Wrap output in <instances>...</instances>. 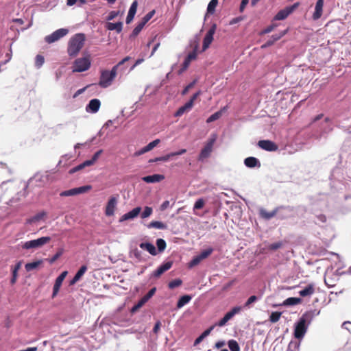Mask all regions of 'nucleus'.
I'll return each instance as SVG.
<instances>
[{
    "instance_id": "obj_1",
    "label": "nucleus",
    "mask_w": 351,
    "mask_h": 351,
    "mask_svg": "<svg viewBox=\"0 0 351 351\" xmlns=\"http://www.w3.org/2000/svg\"><path fill=\"white\" fill-rule=\"evenodd\" d=\"M85 42V35L82 33L73 36L69 43L67 52L70 56H75L83 47Z\"/></svg>"
},
{
    "instance_id": "obj_2",
    "label": "nucleus",
    "mask_w": 351,
    "mask_h": 351,
    "mask_svg": "<svg viewBox=\"0 0 351 351\" xmlns=\"http://www.w3.org/2000/svg\"><path fill=\"white\" fill-rule=\"evenodd\" d=\"M91 64V60L89 55L77 58L73 66V72H84L87 71Z\"/></svg>"
},
{
    "instance_id": "obj_3",
    "label": "nucleus",
    "mask_w": 351,
    "mask_h": 351,
    "mask_svg": "<svg viewBox=\"0 0 351 351\" xmlns=\"http://www.w3.org/2000/svg\"><path fill=\"white\" fill-rule=\"evenodd\" d=\"M51 241L49 237H43L37 239H34L25 242L22 245V248L29 249H38L42 247L43 245L47 244Z\"/></svg>"
},
{
    "instance_id": "obj_4",
    "label": "nucleus",
    "mask_w": 351,
    "mask_h": 351,
    "mask_svg": "<svg viewBox=\"0 0 351 351\" xmlns=\"http://www.w3.org/2000/svg\"><path fill=\"white\" fill-rule=\"evenodd\" d=\"M307 328L306 317L305 315H303L295 324L294 329L295 337L299 339H302L307 331Z\"/></svg>"
},
{
    "instance_id": "obj_5",
    "label": "nucleus",
    "mask_w": 351,
    "mask_h": 351,
    "mask_svg": "<svg viewBox=\"0 0 351 351\" xmlns=\"http://www.w3.org/2000/svg\"><path fill=\"white\" fill-rule=\"evenodd\" d=\"M69 33V29L66 28H60L55 32H53L52 34L46 36L45 38V40L46 43L51 44L53 43H55L60 40V38H63L67 34Z\"/></svg>"
},
{
    "instance_id": "obj_6",
    "label": "nucleus",
    "mask_w": 351,
    "mask_h": 351,
    "mask_svg": "<svg viewBox=\"0 0 351 351\" xmlns=\"http://www.w3.org/2000/svg\"><path fill=\"white\" fill-rule=\"evenodd\" d=\"M217 139V135L213 134L210 138L208 139V142L206 143L205 147L202 149L201 153L199 154V160H203L204 158H208L212 150L213 147Z\"/></svg>"
},
{
    "instance_id": "obj_7",
    "label": "nucleus",
    "mask_w": 351,
    "mask_h": 351,
    "mask_svg": "<svg viewBox=\"0 0 351 351\" xmlns=\"http://www.w3.org/2000/svg\"><path fill=\"white\" fill-rule=\"evenodd\" d=\"M91 189L90 185L83 186L77 188L71 189L60 193L62 197L74 196L79 194L84 193Z\"/></svg>"
},
{
    "instance_id": "obj_8",
    "label": "nucleus",
    "mask_w": 351,
    "mask_h": 351,
    "mask_svg": "<svg viewBox=\"0 0 351 351\" xmlns=\"http://www.w3.org/2000/svg\"><path fill=\"white\" fill-rule=\"evenodd\" d=\"M115 77L111 75L109 71L104 70L101 72L99 85L102 88H107L112 84Z\"/></svg>"
},
{
    "instance_id": "obj_9",
    "label": "nucleus",
    "mask_w": 351,
    "mask_h": 351,
    "mask_svg": "<svg viewBox=\"0 0 351 351\" xmlns=\"http://www.w3.org/2000/svg\"><path fill=\"white\" fill-rule=\"evenodd\" d=\"M117 204V197L112 196L109 198L105 209V214L106 216L110 217L114 215Z\"/></svg>"
},
{
    "instance_id": "obj_10",
    "label": "nucleus",
    "mask_w": 351,
    "mask_h": 351,
    "mask_svg": "<svg viewBox=\"0 0 351 351\" xmlns=\"http://www.w3.org/2000/svg\"><path fill=\"white\" fill-rule=\"evenodd\" d=\"M241 311V306H235L230 311L228 312L224 317L217 324V326L221 327L232 318V317L239 313Z\"/></svg>"
},
{
    "instance_id": "obj_11",
    "label": "nucleus",
    "mask_w": 351,
    "mask_h": 351,
    "mask_svg": "<svg viewBox=\"0 0 351 351\" xmlns=\"http://www.w3.org/2000/svg\"><path fill=\"white\" fill-rule=\"evenodd\" d=\"M197 56V47L196 46L193 51L188 54V56L186 57L184 62L182 68L179 71V74H181L182 72H184L189 66L191 61L196 59Z\"/></svg>"
},
{
    "instance_id": "obj_12",
    "label": "nucleus",
    "mask_w": 351,
    "mask_h": 351,
    "mask_svg": "<svg viewBox=\"0 0 351 351\" xmlns=\"http://www.w3.org/2000/svg\"><path fill=\"white\" fill-rule=\"evenodd\" d=\"M68 272L66 271H64L61 273V274L56 278L53 289V293H52V298H54L58 293L59 292L60 288L62 284V282L64 281V278L67 276Z\"/></svg>"
},
{
    "instance_id": "obj_13",
    "label": "nucleus",
    "mask_w": 351,
    "mask_h": 351,
    "mask_svg": "<svg viewBox=\"0 0 351 351\" xmlns=\"http://www.w3.org/2000/svg\"><path fill=\"white\" fill-rule=\"evenodd\" d=\"M141 208L139 206L136 207V208H133L132 210H130V212L123 215L121 216V217L119 219V222H123L124 221L134 219V218L138 217V215L141 213Z\"/></svg>"
},
{
    "instance_id": "obj_14",
    "label": "nucleus",
    "mask_w": 351,
    "mask_h": 351,
    "mask_svg": "<svg viewBox=\"0 0 351 351\" xmlns=\"http://www.w3.org/2000/svg\"><path fill=\"white\" fill-rule=\"evenodd\" d=\"M258 146L266 151L274 152L278 149V146L271 141L262 140L258 141Z\"/></svg>"
},
{
    "instance_id": "obj_15",
    "label": "nucleus",
    "mask_w": 351,
    "mask_h": 351,
    "mask_svg": "<svg viewBox=\"0 0 351 351\" xmlns=\"http://www.w3.org/2000/svg\"><path fill=\"white\" fill-rule=\"evenodd\" d=\"M101 106V102L98 99H91L86 107V110L88 112L95 113L97 112Z\"/></svg>"
},
{
    "instance_id": "obj_16",
    "label": "nucleus",
    "mask_w": 351,
    "mask_h": 351,
    "mask_svg": "<svg viewBox=\"0 0 351 351\" xmlns=\"http://www.w3.org/2000/svg\"><path fill=\"white\" fill-rule=\"evenodd\" d=\"M323 6L324 0H317L315 8V12L313 14L314 20H317L322 16Z\"/></svg>"
},
{
    "instance_id": "obj_17",
    "label": "nucleus",
    "mask_w": 351,
    "mask_h": 351,
    "mask_svg": "<svg viewBox=\"0 0 351 351\" xmlns=\"http://www.w3.org/2000/svg\"><path fill=\"white\" fill-rule=\"evenodd\" d=\"M165 178L163 175L154 174L152 176H145L142 180L147 183H156L159 182Z\"/></svg>"
},
{
    "instance_id": "obj_18",
    "label": "nucleus",
    "mask_w": 351,
    "mask_h": 351,
    "mask_svg": "<svg viewBox=\"0 0 351 351\" xmlns=\"http://www.w3.org/2000/svg\"><path fill=\"white\" fill-rule=\"evenodd\" d=\"M287 32V30H285L279 33L278 34H275L271 36V38L267 40L263 45H262V48H266L272 45L276 41L280 39L282 36H284Z\"/></svg>"
},
{
    "instance_id": "obj_19",
    "label": "nucleus",
    "mask_w": 351,
    "mask_h": 351,
    "mask_svg": "<svg viewBox=\"0 0 351 351\" xmlns=\"http://www.w3.org/2000/svg\"><path fill=\"white\" fill-rule=\"evenodd\" d=\"M172 266L171 262H167L165 264L160 265L154 273L153 276L158 278L162 275L164 272L169 270Z\"/></svg>"
},
{
    "instance_id": "obj_20",
    "label": "nucleus",
    "mask_w": 351,
    "mask_h": 351,
    "mask_svg": "<svg viewBox=\"0 0 351 351\" xmlns=\"http://www.w3.org/2000/svg\"><path fill=\"white\" fill-rule=\"evenodd\" d=\"M244 164L249 168H254L255 167H261L259 160L254 157H248L244 160Z\"/></svg>"
},
{
    "instance_id": "obj_21",
    "label": "nucleus",
    "mask_w": 351,
    "mask_h": 351,
    "mask_svg": "<svg viewBox=\"0 0 351 351\" xmlns=\"http://www.w3.org/2000/svg\"><path fill=\"white\" fill-rule=\"evenodd\" d=\"M146 226L149 229L155 228L158 230H165L167 228L165 223L158 221H153L147 224Z\"/></svg>"
},
{
    "instance_id": "obj_22",
    "label": "nucleus",
    "mask_w": 351,
    "mask_h": 351,
    "mask_svg": "<svg viewBox=\"0 0 351 351\" xmlns=\"http://www.w3.org/2000/svg\"><path fill=\"white\" fill-rule=\"evenodd\" d=\"M139 246L141 249L147 250L152 255L157 254L155 246L150 243H141Z\"/></svg>"
},
{
    "instance_id": "obj_23",
    "label": "nucleus",
    "mask_w": 351,
    "mask_h": 351,
    "mask_svg": "<svg viewBox=\"0 0 351 351\" xmlns=\"http://www.w3.org/2000/svg\"><path fill=\"white\" fill-rule=\"evenodd\" d=\"M315 292V288L313 285L310 284L307 285L304 289L299 292V294L302 297H306L313 295Z\"/></svg>"
},
{
    "instance_id": "obj_24",
    "label": "nucleus",
    "mask_w": 351,
    "mask_h": 351,
    "mask_svg": "<svg viewBox=\"0 0 351 351\" xmlns=\"http://www.w3.org/2000/svg\"><path fill=\"white\" fill-rule=\"evenodd\" d=\"M47 215V213L45 211H41L32 217L28 219L27 220V223L32 224L38 222V221L43 219Z\"/></svg>"
},
{
    "instance_id": "obj_25",
    "label": "nucleus",
    "mask_w": 351,
    "mask_h": 351,
    "mask_svg": "<svg viewBox=\"0 0 351 351\" xmlns=\"http://www.w3.org/2000/svg\"><path fill=\"white\" fill-rule=\"evenodd\" d=\"M291 8H285V9L280 10L275 16L274 19L277 21L284 20L291 14Z\"/></svg>"
},
{
    "instance_id": "obj_26",
    "label": "nucleus",
    "mask_w": 351,
    "mask_h": 351,
    "mask_svg": "<svg viewBox=\"0 0 351 351\" xmlns=\"http://www.w3.org/2000/svg\"><path fill=\"white\" fill-rule=\"evenodd\" d=\"M43 260H38L36 261L27 263L25 265V268L27 271H32L34 269H37L43 264Z\"/></svg>"
},
{
    "instance_id": "obj_27",
    "label": "nucleus",
    "mask_w": 351,
    "mask_h": 351,
    "mask_svg": "<svg viewBox=\"0 0 351 351\" xmlns=\"http://www.w3.org/2000/svg\"><path fill=\"white\" fill-rule=\"evenodd\" d=\"M193 107V104L191 101L186 102L183 106L180 107L178 111L176 112L175 115L176 117H180L185 112L189 111Z\"/></svg>"
},
{
    "instance_id": "obj_28",
    "label": "nucleus",
    "mask_w": 351,
    "mask_h": 351,
    "mask_svg": "<svg viewBox=\"0 0 351 351\" xmlns=\"http://www.w3.org/2000/svg\"><path fill=\"white\" fill-rule=\"evenodd\" d=\"M123 28V23L121 22L118 23H107V29L113 31L115 30L117 32L119 33L121 32Z\"/></svg>"
},
{
    "instance_id": "obj_29",
    "label": "nucleus",
    "mask_w": 351,
    "mask_h": 351,
    "mask_svg": "<svg viewBox=\"0 0 351 351\" xmlns=\"http://www.w3.org/2000/svg\"><path fill=\"white\" fill-rule=\"evenodd\" d=\"M302 300L300 298H289L283 302L284 306H293L298 304L301 302Z\"/></svg>"
},
{
    "instance_id": "obj_30",
    "label": "nucleus",
    "mask_w": 351,
    "mask_h": 351,
    "mask_svg": "<svg viewBox=\"0 0 351 351\" xmlns=\"http://www.w3.org/2000/svg\"><path fill=\"white\" fill-rule=\"evenodd\" d=\"M191 300V297L190 295H186L182 296L177 304V307L180 308L183 307L185 304H188Z\"/></svg>"
},
{
    "instance_id": "obj_31",
    "label": "nucleus",
    "mask_w": 351,
    "mask_h": 351,
    "mask_svg": "<svg viewBox=\"0 0 351 351\" xmlns=\"http://www.w3.org/2000/svg\"><path fill=\"white\" fill-rule=\"evenodd\" d=\"M277 210H274L271 212H268L264 209L261 210L260 213L261 215L265 218V219H270L273 217H274L276 214Z\"/></svg>"
},
{
    "instance_id": "obj_32",
    "label": "nucleus",
    "mask_w": 351,
    "mask_h": 351,
    "mask_svg": "<svg viewBox=\"0 0 351 351\" xmlns=\"http://www.w3.org/2000/svg\"><path fill=\"white\" fill-rule=\"evenodd\" d=\"M153 213V209L152 207L145 206L143 211L141 213V217L142 219H146L149 217Z\"/></svg>"
},
{
    "instance_id": "obj_33",
    "label": "nucleus",
    "mask_w": 351,
    "mask_h": 351,
    "mask_svg": "<svg viewBox=\"0 0 351 351\" xmlns=\"http://www.w3.org/2000/svg\"><path fill=\"white\" fill-rule=\"evenodd\" d=\"M21 264L22 263L20 261L14 267V269L12 270V278L11 279V283L12 284H14L15 283L16 280V278H17V272L19 271V269L21 268Z\"/></svg>"
},
{
    "instance_id": "obj_34",
    "label": "nucleus",
    "mask_w": 351,
    "mask_h": 351,
    "mask_svg": "<svg viewBox=\"0 0 351 351\" xmlns=\"http://www.w3.org/2000/svg\"><path fill=\"white\" fill-rule=\"evenodd\" d=\"M217 3H218L217 0H211L208 5L207 13L211 14H213Z\"/></svg>"
},
{
    "instance_id": "obj_35",
    "label": "nucleus",
    "mask_w": 351,
    "mask_h": 351,
    "mask_svg": "<svg viewBox=\"0 0 351 351\" xmlns=\"http://www.w3.org/2000/svg\"><path fill=\"white\" fill-rule=\"evenodd\" d=\"M213 40V37L208 36L206 34L204 40H203V47H202V51H205L206 49L208 48L209 45L212 43Z\"/></svg>"
},
{
    "instance_id": "obj_36",
    "label": "nucleus",
    "mask_w": 351,
    "mask_h": 351,
    "mask_svg": "<svg viewBox=\"0 0 351 351\" xmlns=\"http://www.w3.org/2000/svg\"><path fill=\"white\" fill-rule=\"evenodd\" d=\"M223 110H221L217 111V112H215L214 114H213L211 116H210L207 119L206 122L211 123V122L219 119L221 117V116L222 115Z\"/></svg>"
},
{
    "instance_id": "obj_37",
    "label": "nucleus",
    "mask_w": 351,
    "mask_h": 351,
    "mask_svg": "<svg viewBox=\"0 0 351 351\" xmlns=\"http://www.w3.org/2000/svg\"><path fill=\"white\" fill-rule=\"evenodd\" d=\"M228 344L231 351H240V347L235 340H230Z\"/></svg>"
},
{
    "instance_id": "obj_38",
    "label": "nucleus",
    "mask_w": 351,
    "mask_h": 351,
    "mask_svg": "<svg viewBox=\"0 0 351 351\" xmlns=\"http://www.w3.org/2000/svg\"><path fill=\"white\" fill-rule=\"evenodd\" d=\"M45 63V58L41 55H37L35 58V66L40 69Z\"/></svg>"
},
{
    "instance_id": "obj_39",
    "label": "nucleus",
    "mask_w": 351,
    "mask_h": 351,
    "mask_svg": "<svg viewBox=\"0 0 351 351\" xmlns=\"http://www.w3.org/2000/svg\"><path fill=\"white\" fill-rule=\"evenodd\" d=\"M145 25V24L143 21H141L140 23H138V24L136 25V27L134 29V30L131 34V36H133V37L136 36L140 33V32L142 30V29L143 28Z\"/></svg>"
},
{
    "instance_id": "obj_40",
    "label": "nucleus",
    "mask_w": 351,
    "mask_h": 351,
    "mask_svg": "<svg viewBox=\"0 0 351 351\" xmlns=\"http://www.w3.org/2000/svg\"><path fill=\"white\" fill-rule=\"evenodd\" d=\"M202 261H203V259L199 255L195 256L189 263V267L192 268L197 265Z\"/></svg>"
},
{
    "instance_id": "obj_41",
    "label": "nucleus",
    "mask_w": 351,
    "mask_h": 351,
    "mask_svg": "<svg viewBox=\"0 0 351 351\" xmlns=\"http://www.w3.org/2000/svg\"><path fill=\"white\" fill-rule=\"evenodd\" d=\"M156 245L159 252H162L166 248V242L162 239H158L156 240Z\"/></svg>"
},
{
    "instance_id": "obj_42",
    "label": "nucleus",
    "mask_w": 351,
    "mask_h": 351,
    "mask_svg": "<svg viewBox=\"0 0 351 351\" xmlns=\"http://www.w3.org/2000/svg\"><path fill=\"white\" fill-rule=\"evenodd\" d=\"M281 314L282 313L280 312H277V311L272 312L269 317L270 322L272 323L277 322L279 320V319L281 316Z\"/></svg>"
},
{
    "instance_id": "obj_43",
    "label": "nucleus",
    "mask_w": 351,
    "mask_h": 351,
    "mask_svg": "<svg viewBox=\"0 0 351 351\" xmlns=\"http://www.w3.org/2000/svg\"><path fill=\"white\" fill-rule=\"evenodd\" d=\"M300 343L296 342H290L287 351H298Z\"/></svg>"
},
{
    "instance_id": "obj_44",
    "label": "nucleus",
    "mask_w": 351,
    "mask_h": 351,
    "mask_svg": "<svg viewBox=\"0 0 351 351\" xmlns=\"http://www.w3.org/2000/svg\"><path fill=\"white\" fill-rule=\"evenodd\" d=\"M213 251V248L210 247V248L203 250L199 255L204 260V259L206 258L208 256H210L212 254Z\"/></svg>"
},
{
    "instance_id": "obj_45",
    "label": "nucleus",
    "mask_w": 351,
    "mask_h": 351,
    "mask_svg": "<svg viewBox=\"0 0 351 351\" xmlns=\"http://www.w3.org/2000/svg\"><path fill=\"white\" fill-rule=\"evenodd\" d=\"M103 152V150L102 149H99V151H97V152H95L94 154V155L93 156L92 158L88 160L90 161V162H91V165H94L97 160H98V158H99L100 155L102 154Z\"/></svg>"
},
{
    "instance_id": "obj_46",
    "label": "nucleus",
    "mask_w": 351,
    "mask_h": 351,
    "mask_svg": "<svg viewBox=\"0 0 351 351\" xmlns=\"http://www.w3.org/2000/svg\"><path fill=\"white\" fill-rule=\"evenodd\" d=\"M156 288L154 287L151 289L149 292L143 297V299L147 302L156 293Z\"/></svg>"
},
{
    "instance_id": "obj_47",
    "label": "nucleus",
    "mask_w": 351,
    "mask_h": 351,
    "mask_svg": "<svg viewBox=\"0 0 351 351\" xmlns=\"http://www.w3.org/2000/svg\"><path fill=\"white\" fill-rule=\"evenodd\" d=\"M146 303V302L143 299V298L138 301V302L134 305L131 311L132 313H134L136 312L138 308H140L141 307H142Z\"/></svg>"
},
{
    "instance_id": "obj_48",
    "label": "nucleus",
    "mask_w": 351,
    "mask_h": 351,
    "mask_svg": "<svg viewBox=\"0 0 351 351\" xmlns=\"http://www.w3.org/2000/svg\"><path fill=\"white\" fill-rule=\"evenodd\" d=\"M182 284V280L180 279H176L169 283V287L170 289H174L179 287Z\"/></svg>"
},
{
    "instance_id": "obj_49",
    "label": "nucleus",
    "mask_w": 351,
    "mask_h": 351,
    "mask_svg": "<svg viewBox=\"0 0 351 351\" xmlns=\"http://www.w3.org/2000/svg\"><path fill=\"white\" fill-rule=\"evenodd\" d=\"M137 5H138L137 1H134L132 3V5H131V6H130V8L129 9L128 14H132V15L135 16V14L136 12V10H137Z\"/></svg>"
},
{
    "instance_id": "obj_50",
    "label": "nucleus",
    "mask_w": 351,
    "mask_h": 351,
    "mask_svg": "<svg viewBox=\"0 0 351 351\" xmlns=\"http://www.w3.org/2000/svg\"><path fill=\"white\" fill-rule=\"evenodd\" d=\"M204 204H205V202L203 199H198L194 204L193 209L194 210L201 209L204 206Z\"/></svg>"
},
{
    "instance_id": "obj_51",
    "label": "nucleus",
    "mask_w": 351,
    "mask_h": 351,
    "mask_svg": "<svg viewBox=\"0 0 351 351\" xmlns=\"http://www.w3.org/2000/svg\"><path fill=\"white\" fill-rule=\"evenodd\" d=\"M155 10H152L149 12H148L142 19L141 21H143L145 24H146L154 15Z\"/></svg>"
},
{
    "instance_id": "obj_52",
    "label": "nucleus",
    "mask_w": 351,
    "mask_h": 351,
    "mask_svg": "<svg viewBox=\"0 0 351 351\" xmlns=\"http://www.w3.org/2000/svg\"><path fill=\"white\" fill-rule=\"evenodd\" d=\"M197 80H195L191 83H190L189 85H187L184 88V89L182 90V94L186 95L188 93V91L194 86V85L197 83Z\"/></svg>"
},
{
    "instance_id": "obj_53",
    "label": "nucleus",
    "mask_w": 351,
    "mask_h": 351,
    "mask_svg": "<svg viewBox=\"0 0 351 351\" xmlns=\"http://www.w3.org/2000/svg\"><path fill=\"white\" fill-rule=\"evenodd\" d=\"M87 270V267L86 265H83L82 266L80 269L77 271V272L76 273L75 276H77V277H79L80 278H82V276L84 274V273Z\"/></svg>"
},
{
    "instance_id": "obj_54",
    "label": "nucleus",
    "mask_w": 351,
    "mask_h": 351,
    "mask_svg": "<svg viewBox=\"0 0 351 351\" xmlns=\"http://www.w3.org/2000/svg\"><path fill=\"white\" fill-rule=\"evenodd\" d=\"M258 300L257 297L255 295H252L248 298L247 302L245 304V307H249L250 305L254 302H255Z\"/></svg>"
},
{
    "instance_id": "obj_55",
    "label": "nucleus",
    "mask_w": 351,
    "mask_h": 351,
    "mask_svg": "<svg viewBox=\"0 0 351 351\" xmlns=\"http://www.w3.org/2000/svg\"><path fill=\"white\" fill-rule=\"evenodd\" d=\"M62 250L57 252L52 258H51L49 260V263H51V264L53 263L58 258H59V257L62 255Z\"/></svg>"
},
{
    "instance_id": "obj_56",
    "label": "nucleus",
    "mask_w": 351,
    "mask_h": 351,
    "mask_svg": "<svg viewBox=\"0 0 351 351\" xmlns=\"http://www.w3.org/2000/svg\"><path fill=\"white\" fill-rule=\"evenodd\" d=\"M158 161L167 162V161H168V156H163L161 157H158L154 159L150 160L149 162H158Z\"/></svg>"
},
{
    "instance_id": "obj_57",
    "label": "nucleus",
    "mask_w": 351,
    "mask_h": 351,
    "mask_svg": "<svg viewBox=\"0 0 351 351\" xmlns=\"http://www.w3.org/2000/svg\"><path fill=\"white\" fill-rule=\"evenodd\" d=\"M276 27V25H271L268 26L267 28H265L262 32L261 34H268L271 32H272L274 28Z\"/></svg>"
},
{
    "instance_id": "obj_58",
    "label": "nucleus",
    "mask_w": 351,
    "mask_h": 351,
    "mask_svg": "<svg viewBox=\"0 0 351 351\" xmlns=\"http://www.w3.org/2000/svg\"><path fill=\"white\" fill-rule=\"evenodd\" d=\"M118 14H119L118 12L112 11L109 13L107 19L108 21H111V20L114 19L115 17H117L118 16Z\"/></svg>"
},
{
    "instance_id": "obj_59",
    "label": "nucleus",
    "mask_w": 351,
    "mask_h": 351,
    "mask_svg": "<svg viewBox=\"0 0 351 351\" xmlns=\"http://www.w3.org/2000/svg\"><path fill=\"white\" fill-rule=\"evenodd\" d=\"M281 246H282V243L277 242V243L271 244L269 246V249L275 250L280 248Z\"/></svg>"
},
{
    "instance_id": "obj_60",
    "label": "nucleus",
    "mask_w": 351,
    "mask_h": 351,
    "mask_svg": "<svg viewBox=\"0 0 351 351\" xmlns=\"http://www.w3.org/2000/svg\"><path fill=\"white\" fill-rule=\"evenodd\" d=\"M215 326H212L211 327H210L209 328H208L207 330H206L202 335L201 336L203 337V339H204L206 337H207L210 332L211 331L213 330Z\"/></svg>"
},
{
    "instance_id": "obj_61",
    "label": "nucleus",
    "mask_w": 351,
    "mask_h": 351,
    "mask_svg": "<svg viewBox=\"0 0 351 351\" xmlns=\"http://www.w3.org/2000/svg\"><path fill=\"white\" fill-rule=\"evenodd\" d=\"M216 30V25H213L208 32L206 33V35L213 37V35Z\"/></svg>"
},
{
    "instance_id": "obj_62",
    "label": "nucleus",
    "mask_w": 351,
    "mask_h": 351,
    "mask_svg": "<svg viewBox=\"0 0 351 351\" xmlns=\"http://www.w3.org/2000/svg\"><path fill=\"white\" fill-rule=\"evenodd\" d=\"M91 162H90V161L88 160L84 161V162L81 163L80 165H79V167L80 168V170L83 169L84 168H85L86 167H89V166H91Z\"/></svg>"
},
{
    "instance_id": "obj_63",
    "label": "nucleus",
    "mask_w": 351,
    "mask_h": 351,
    "mask_svg": "<svg viewBox=\"0 0 351 351\" xmlns=\"http://www.w3.org/2000/svg\"><path fill=\"white\" fill-rule=\"evenodd\" d=\"M91 162H90V161L88 160L84 161V162L81 163L80 165H79V167L80 168V170L83 169L84 168H85L86 167H89V166H91Z\"/></svg>"
},
{
    "instance_id": "obj_64",
    "label": "nucleus",
    "mask_w": 351,
    "mask_h": 351,
    "mask_svg": "<svg viewBox=\"0 0 351 351\" xmlns=\"http://www.w3.org/2000/svg\"><path fill=\"white\" fill-rule=\"evenodd\" d=\"M160 142V139H156V140L150 142L148 145L154 149L155 147H156L159 144Z\"/></svg>"
}]
</instances>
